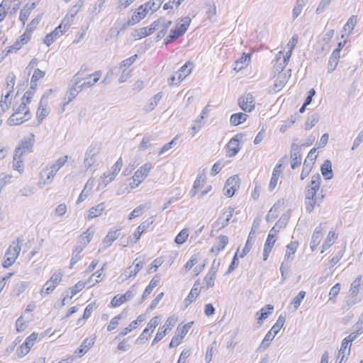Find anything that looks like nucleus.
<instances>
[{
  "instance_id": "1",
  "label": "nucleus",
  "mask_w": 363,
  "mask_h": 363,
  "mask_svg": "<svg viewBox=\"0 0 363 363\" xmlns=\"http://www.w3.org/2000/svg\"><path fill=\"white\" fill-rule=\"evenodd\" d=\"M31 117L29 108L25 103L21 104L14 113L9 118L7 123L9 125H20L28 121Z\"/></svg>"
},
{
  "instance_id": "2",
  "label": "nucleus",
  "mask_w": 363,
  "mask_h": 363,
  "mask_svg": "<svg viewBox=\"0 0 363 363\" xmlns=\"http://www.w3.org/2000/svg\"><path fill=\"white\" fill-rule=\"evenodd\" d=\"M23 241L22 238H18L16 242H13L9 246L5 253V259L3 262V267L4 268L9 267L15 262L21 250L20 243L23 242Z\"/></svg>"
},
{
  "instance_id": "3",
  "label": "nucleus",
  "mask_w": 363,
  "mask_h": 363,
  "mask_svg": "<svg viewBox=\"0 0 363 363\" xmlns=\"http://www.w3.org/2000/svg\"><path fill=\"white\" fill-rule=\"evenodd\" d=\"M285 315H280L279 316L276 323L272 326L271 330L268 331V333L266 334L264 338L263 339L260 345V348L266 349L270 345L272 340L274 338V337L278 334L281 328L283 327L285 323Z\"/></svg>"
},
{
  "instance_id": "4",
  "label": "nucleus",
  "mask_w": 363,
  "mask_h": 363,
  "mask_svg": "<svg viewBox=\"0 0 363 363\" xmlns=\"http://www.w3.org/2000/svg\"><path fill=\"white\" fill-rule=\"evenodd\" d=\"M152 169V164L150 162H147L141 166L134 174L132 177L133 183H130L131 189H134L139 186V184L145 180V179L149 174Z\"/></svg>"
},
{
  "instance_id": "5",
  "label": "nucleus",
  "mask_w": 363,
  "mask_h": 363,
  "mask_svg": "<svg viewBox=\"0 0 363 363\" xmlns=\"http://www.w3.org/2000/svg\"><path fill=\"white\" fill-rule=\"evenodd\" d=\"M320 176L317 174L311 177V182L307 186L305 199L311 200L315 199L318 197V191L320 189Z\"/></svg>"
},
{
  "instance_id": "6",
  "label": "nucleus",
  "mask_w": 363,
  "mask_h": 363,
  "mask_svg": "<svg viewBox=\"0 0 363 363\" xmlns=\"http://www.w3.org/2000/svg\"><path fill=\"white\" fill-rule=\"evenodd\" d=\"M68 156L65 155L64 157H60L57 160L54 161L52 164H49L45 167L46 169H48V182H52L57 172L67 162Z\"/></svg>"
},
{
  "instance_id": "7",
  "label": "nucleus",
  "mask_w": 363,
  "mask_h": 363,
  "mask_svg": "<svg viewBox=\"0 0 363 363\" xmlns=\"http://www.w3.org/2000/svg\"><path fill=\"white\" fill-rule=\"evenodd\" d=\"M100 147L97 144H91L85 152L84 166L86 169L91 167L97 161Z\"/></svg>"
},
{
  "instance_id": "8",
  "label": "nucleus",
  "mask_w": 363,
  "mask_h": 363,
  "mask_svg": "<svg viewBox=\"0 0 363 363\" xmlns=\"http://www.w3.org/2000/svg\"><path fill=\"white\" fill-rule=\"evenodd\" d=\"M35 143V136L30 134L28 137L25 138L21 144L15 150L16 154L23 157L24 155L30 153L33 150Z\"/></svg>"
},
{
  "instance_id": "9",
  "label": "nucleus",
  "mask_w": 363,
  "mask_h": 363,
  "mask_svg": "<svg viewBox=\"0 0 363 363\" xmlns=\"http://www.w3.org/2000/svg\"><path fill=\"white\" fill-rule=\"evenodd\" d=\"M192 324L193 322H189L182 328L179 326L177 328L175 334L170 342L169 348L175 347L180 344L181 340L184 337L189 329L191 328Z\"/></svg>"
},
{
  "instance_id": "10",
  "label": "nucleus",
  "mask_w": 363,
  "mask_h": 363,
  "mask_svg": "<svg viewBox=\"0 0 363 363\" xmlns=\"http://www.w3.org/2000/svg\"><path fill=\"white\" fill-rule=\"evenodd\" d=\"M240 188V179L238 175H233L229 177L224 186V194L228 197H232L236 191Z\"/></svg>"
},
{
  "instance_id": "11",
  "label": "nucleus",
  "mask_w": 363,
  "mask_h": 363,
  "mask_svg": "<svg viewBox=\"0 0 363 363\" xmlns=\"http://www.w3.org/2000/svg\"><path fill=\"white\" fill-rule=\"evenodd\" d=\"M242 134H236L233 138L230 140L227 145V155L230 157H235L240 151V143L242 139Z\"/></svg>"
},
{
  "instance_id": "12",
  "label": "nucleus",
  "mask_w": 363,
  "mask_h": 363,
  "mask_svg": "<svg viewBox=\"0 0 363 363\" xmlns=\"http://www.w3.org/2000/svg\"><path fill=\"white\" fill-rule=\"evenodd\" d=\"M238 104L244 111L251 112L255 108V99L252 95L247 94L238 99Z\"/></svg>"
},
{
  "instance_id": "13",
  "label": "nucleus",
  "mask_w": 363,
  "mask_h": 363,
  "mask_svg": "<svg viewBox=\"0 0 363 363\" xmlns=\"http://www.w3.org/2000/svg\"><path fill=\"white\" fill-rule=\"evenodd\" d=\"M83 2L76 4L72 6L69 11L67 16L62 20V23L64 26V29H68L69 26L72 24L74 21V18L77 13L79 11L81 7L82 6Z\"/></svg>"
},
{
  "instance_id": "14",
  "label": "nucleus",
  "mask_w": 363,
  "mask_h": 363,
  "mask_svg": "<svg viewBox=\"0 0 363 363\" xmlns=\"http://www.w3.org/2000/svg\"><path fill=\"white\" fill-rule=\"evenodd\" d=\"M68 29H64V26L61 23L53 31L45 35L43 43L50 46L57 38L61 36Z\"/></svg>"
},
{
  "instance_id": "15",
  "label": "nucleus",
  "mask_w": 363,
  "mask_h": 363,
  "mask_svg": "<svg viewBox=\"0 0 363 363\" xmlns=\"http://www.w3.org/2000/svg\"><path fill=\"white\" fill-rule=\"evenodd\" d=\"M352 343L345 337L341 343V346L339 350L337 359H340L339 363H345L347 359V356L350 353Z\"/></svg>"
},
{
  "instance_id": "16",
  "label": "nucleus",
  "mask_w": 363,
  "mask_h": 363,
  "mask_svg": "<svg viewBox=\"0 0 363 363\" xmlns=\"http://www.w3.org/2000/svg\"><path fill=\"white\" fill-rule=\"evenodd\" d=\"M235 208L233 207H228L220 216L216 222V225L218 226L219 229L223 228L227 226L229 223L230 218H232Z\"/></svg>"
},
{
  "instance_id": "17",
  "label": "nucleus",
  "mask_w": 363,
  "mask_h": 363,
  "mask_svg": "<svg viewBox=\"0 0 363 363\" xmlns=\"http://www.w3.org/2000/svg\"><path fill=\"white\" fill-rule=\"evenodd\" d=\"M301 164V153L300 147L293 144L291 152V167L293 169L297 168Z\"/></svg>"
},
{
  "instance_id": "18",
  "label": "nucleus",
  "mask_w": 363,
  "mask_h": 363,
  "mask_svg": "<svg viewBox=\"0 0 363 363\" xmlns=\"http://www.w3.org/2000/svg\"><path fill=\"white\" fill-rule=\"evenodd\" d=\"M74 79V84L72 85V86L70 88L68 94H67V101L64 104V106L68 104L69 102H71L79 93H80L84 88L82 87L81 84V79Z\"/></svg>"
},
{
  "instance_id": "19",
  "label": "nucleus",
  "mask_w": 363,
  "mask_h": 363,
  "mask_svg": "<svg viewBox=\"0 0 363 363\" xmlns=\"http://www.w3.org/2000/svg\"><path fill=\"white\" fill-rule=\"evenodd\" d=\"M102 72L100 70L96 71L93 74H89L86 78L84 79V81L81 83L84 89L95 85L99 81Z\"/></svg>"
},
{
  "instance_id": "20",
  "label": "nucleus",
  "mask_w": 363,
  "mask_h": 363,
  "mask_svg": "<svg viewBox=\"0 0 363 363\" xmlns=\"http://www.w3.org/2000/svg\"><path fill=\"white\" fill-rule=\"evenodd\" d=\"M275 228H272L268 235L267 239L266 240L264 252H263V259L264 260H267L269 253L272 251V249L276 242V238H274V235L272 234V232L274 230Z\"/></svg>"
},
{
  "instance_id": "21",
  "label": "nucleus",
  "mask_w": 363,
  "mask_h": 363,
  "mask_svg": "<svg viewBox=\"0 0 363 363\" xmlns=\"http://www.w3.org/2000/svg\"><path fill=\"white\" fill-rule=\"evenodd\" d=\"M148 11L147 10V6L141 5L138 9L137 11H135L130 18H129V23L136 24L143 19L147 14Z\"/></svg>"
},
{
  "instance_id": "22",
  "label": "nucleus",
  "mask_w": 363,
  "mask_h": 363,
  "mask_svg": "<svg viewBox=\"0 0 363 363\" xmlns=\"http://www.w3.org/2000/svg\"><path fill=\"white\" fill-rule=\"evenodd\" d=\"M47 99L48 96L44 95L40 101L38 110L37 111V117L40 123L49 114V111L47 108Z\"/></svg>"
},
{
  "instance_id": "23",
  "label": "nucleus",
  "mask_w": 363,
  "mask_h": 363,
  "mask_svg": "<svg viewBox=\"0 0 363 363\" xmlns=\"http://www.w3.org/2000/svg\"><path fill=\"white\" fill-rule=\"evenodd\" d=\"M281 167H282V163H281V160L279 161V163H278L275 166V167L273 170L272 177L271 178L270 183L269 184V189L270 191L274 190L277 184V181H278L280 174L282 171Z\"/></svg>"
},
{
  "instance_id": "24",
  "label": "nucleus",
  "mask_w": 363,
  "mask_h": 363,
  "mask_svg": "<svg viewBox=\"0 0 363 363\" xmlns=\"http://www.w3.org/2000/svg\"><path fill=\"white\" fill-rule=\"evenodd\" d=\"M322 230L323 228L320 225L319 226L316 227L315 229L311 240V249L313 252L318 245L320 244L321 239H322Z\"/></svg>"
},
{
  "instance_id": "25",
  "label": "nucleus",
  "mask_w": 363,
  "mask_h": 363,
  "mask_svg": "<svg viewBox=\"0 0 363 363\" xmlns=\"http://www.w3.org/2000/svg\"><path fill=\"white\" fill-rule=\"evenodd\" d=\"M324 198V194L323 191H320L318 194V197H315V199H311V200H307L305 199V206L306 209L308 213H311L316 205L319 206L320 203L322 202L323 199Z\"/></svg>"
},
{
  "instance_id": "26",
  "label": "nucleus",
  "mask_w": 363,
  "mask_h": 363,
  "mask_svg": "<svg viewBox=\"0 0 363 363\" xmlns=\"http://www.w3.org/2000/svg\"><path fill=\"white\" fill-rule=\"evenodd\" d=\"M36 7V3L27 4L21 11L19 20L25 25L26 21L28 20L30 13Z\"/></svg>"
},
{
  "instance_id": "27",
  "label": "nucleus",
  "mask_w": 363,
  "mask_h": 363,
  "mask_svg": "<svg viewBox=\"0 0 363 363\" xmlns=\"http://www.w3.org/2000/svg\"><path fill=\"white\" fill-rule=\"evenodd\" d=\"M192 68V63L189 62H186L177 73V82H181L183 79H184L191 73Z\"/></svg>"
},
{
  "instance_id": "28",
  "label": "nucleus",
  "mask_w": 363,
  "mask_h": 363,
  "mask_svg": "<svg viewBox=\"0 0 363 363\" xmlns=\"http://www.w3.org/2000/svg\"><path fill=\"white\" fill-rule=\"evenodd\" d=\"M153 223V220L149 222L148 220H145L136 229L135 233L133 234V237L134 240H132V238H130V240L133 243H136L137 241L140 239L141 234L145 231L150 226V224Z\"/></svg>"
},
{
  "instance_id": "29",
  "label": "nucleus",
  "mask_w": 363,
  "mask_h": 363,
  "mask_svg": "<svg viewBox=\"0 0 363 363\" xmlns=\"http://www.w3.org/2000/svg\"><path fill=\"white\" fill-rule=\"evenodd\" d=\"M94 179H89L86 183L84 189L79 194V196L77 201V204H79L83 202L89 196L94 186Z\"/></svg>"
},
{
  "instance_id": "30",
  "label": "nucleus",
  "mask_w": 363,
  "mask_h": 363,
  "mask_svg": "<svg viewBox=\"0 0 363 363\" xmlns=\"http://www.w3.org/2000/svg\"><path fill=\"white\" fill-rule=\"evenodd\" d=\"M105 208H106V206L104 203H101L96 205V206L91 208L89 209V211H88V213H87V216L86 218L88 220H91V219H93L94 218H96V217L101 216L103 213V212L104 211Z\"/></svg>"
},
{
  "instance_id": "31",
  "label": "nucleus",
  "mask_w": 363,
  "mask_h": 363,
  "mask_svg": "<svg viewBox=\"0 0 363 363\" xmlns=\"http://www.w3.org/2000/svg\"><path fill=\"white\" fill-rule=\"evenodd\" d=\"M350 291L352 294H363V277L359 275L352 283Z\"/></svg>"
},
{
  "instance_id": "32",
  "label": "nucleus",
  "mask_w": 363,
  "mask_h": 363,
  "mask_svg": "<svg viewBox=\"0 0 363 363\" xmlns=\"http://www.w3.org/2000/svg\"><path fill=\"white\" fill-rule=\"evenodd\" d=\"M159 22H160V26H158L159 29H157V30H158L157 39L158 40L162 39L166 35L167 30L169 29V28L170 27V26L172 23L171 21H167V20H165L163 18L159 19Z\"/></svg>"
},
{
  "instance_id": "33",
  "label": "nucleus",
  "mask_w": 363,
  "mask_h": 363,
  "mask_svg": "<svg viewBox=\"0 0 363 363\" xmlns=\"http://www.w3.org/2000/svg\"><path fill=\"white\" fill-rule=\"evenodd\" d=\"M321 173L325 179H330L333 177V172L332 169V163L329 160L324 161L321 165Z\"/></svg>"
},
{
  "instance_id": "34",
  "label": "nucleus",
  "mask_w": 363,
  "mask_h": 363,
  "mask_svg": "<svg viewBox=\"0 0 363 363\" xmlns=\"http://www.w3.org/2000/svg\"><path fill=\"white\" fill-rule=\"evenodd\" d=\"M123 160L121 157H120L111 167V169L109 171V172L111 173V177L108 179V180H104L106 184H109L115 179V177L120 172L121 167H123Z\"/></svg>"
},
{
  "instance_id": "35",
  "label": "nucleus",
  "mask_w": 363,
  "mask_h": 363,
  "mask_svg": "<svg viewBox=\"0 0 363 363\" xmlns=\"http://www.w3.org/2000/svg\"><path fill=\"white\" fill-rule=\"evenodd\" d=\"M274 310V306L272 305L268 304L262 308L260 311L257 313V315H259L258 323H262L265 319H267L269 315L272 313Z\"/></svg>"
},
{
  "instance_id": "36",
  "label": "nucleus",
  "mask_w": 363,
  "mask_h": 363,
  "mask_svg": "<svg viewBox=\"0 0 363 363\" xmlns=\"http://www.w3.org/2000/svg\"><path fill=\"white\" fill-rule=\"evenodd\" d=\"M255 239V233L253 232V230H250L249 235L247 237L246 244L240 254V257H242V258L244 257L250 252V249L252 248V245H254Z\"/></svg>"
},
{
  "instance_id": "37",
  "label": "nucleus",
  "mask_w": 363,
  "mask_h": 363,
  "mask_svg": "<svg viewBox=\"0 0 363 363\" xmlns=\"http://www.w3.org/2000/svg\"><path fill=\"white\" fill-rule=\"evenodd\" d=\"M120 229H111L104 240V243L106 246H110L120 235Z\"/></svg>"
},
{
  "instance_id": "38",
  "label": "nucleus",
  "mask_w": 363,
  "mask_h": 363,
  "mask_svg": "<svg viewBox=\"0 0 363 363\" xmlns=\"http://www.w3.org/2000/svg\"><path fill=\"white\" fill-rule=\"evenodd\" d=\"M228 243V238L226 235H220L218 238L217 243L211 248V252L218 253L223 250Z\"/></svg>"
},
{
  "instance_id": "39",
  "label": "nucleus",
  "mask_w": 363,
  "mask_h": 363,
  "mask_svg": "<svg viewBox=\"0 0 363 363\" xmlns=\"http://www.w3.org/2000/svg\"><path fill=\"white\" fill-rule=\"evenodd\" d=\"M306 0H296L292 11L293 20L296 19L301 13L304 6H306Z\"/></svg>"
},
{
  "instance_id": "40",
  "label": "nucleus",
  "mask_w": 363,
  "mask_h": 363,
  "mask_svg": "<svg viewBox=\"0 0 363 363\" xmlns=\"http://www.w3.org/2000/svg\"><path fill=\"white\" fill-rule=\"evenodd\" d=\"M94 234V230L89 228L87 230L80 236L79 242V245L84 246V247L90 242L91 240L93 235Z\"/></svg>"
},
{
  "instance_id": "41",
  "label": "nucleus",
  "mask_w": 363,
  "mask_h": 363,
  "mask_svg": "<svg viewBox=\"0 0 363 363\" xmlns=\"http://www.w3.org/2000/svg\"><path fill=\"white\" fill-rule=\"evenodd\" d=\"M250 61V55L243 53L242 55L236 60L235 62V66L234 67V69L236 71H240L242 69L244 68V65Z\"/></svg>"
},
{
  "instance_id": "42",
  "label": "nucleus",
  "mask_w": 363,
  "mask_h": 363,
  "mask_svg": "<svg viewBox=\"0 0 363 363\" xmlns=\"http://www.w3.org/2000/svg\"><path fill=\"white\" fill-rule=\"evenodd\" d=\"M247 115L244 113H234L230 117V123L233 125H238L247 120Z\"/></svg>"
},
{
  "instance_id": "43",
  "label": "nucleus",
  "mask_w": 363,
  "mask_h": 363,
  "mask_svg": "<svg viewBox=\"0 0 363 363\" xmlns=\"http://www.w3.org/2000/svg\"><path fill=\"white\" fill-rule=\"evenodd\" d=\"M13 169L22 173L24 171L23 157L14 153L13 161Z\"/></svg>"
},
{
  "instance_id": "44",
  "label": "nucleus",
  "mask_w": 363,
  "mask_h": 363,
  "mask_svg": "<svg viewBox=\"0 0 363 363\" xmlns=\"http://www.w3.org/2000/svg\"><path fill=\"white\" fill-rule=\"evenodd\" d=\"M204 116H200L194 121L191 128V136L194 137L203 126L204 125Z\"/></svg>"
},
{
  "instance_id": "45",
  "label": "nucleus",
  "mask_w": 363,
  "mask_h": 363,
  "mask_svg": "<svg viewBox=\"0 0 363 363\" xmlns=\"http://www.w3.org/2000/svg\"><path fill=\"white\" fill-rule=\"evenodd\" d=\"M337 238V235L334 231H330L327 239L325 240L322 245V251L323 253L325 250H328L330 247L332 246L334 241Z\"/></svg>"
},
{
  "instance_id": "46",
  "label": "nucleus",
  "mask_w": 363,
  "mask_h": 363,
  "mask_svg": "<svg viewBox=\"0 0 363 363\" xmlns=\"http://www.w3.org/2000/svg\"><path fill=\"white\" fill-rule=\"evenodd\" d=\"M354 330L349 335L345 337L352 343L361 334L363 333V326L362 324L357 323L354 326Z\"/></svg>"
},
{
  "instance_id": "47",
  "label": "nucleus",
  "mask_w": 363,
  "mask_h": 363,
  "mask_svg": "<svg viewBox=\"0 0 363 363\" xmlns=\"http://www.w3.org/2000/svg\"><path fill=\"white\" fill-rule=\"evenodd\" d=\"M150 208V205L147 203L141 204L136 207L128 216V219L132 220L142 215L143 212Z\"/></svg>"
},
{
  "instance_id": "48",
  "label": "nucleus",
  "mask_w": 363,
  "mask_h": 363,
  "mask_svg": "<svg viewBox=\"0 0 363 363\" xmlns=\"http://www.w3.org/2000/svg\"><path fill=\"white\" fill-rule=\"evenodd\" d=\"M84 246L79 245L73 250L70 261V267H72L80 259L79 254L84 250Z\"/></svg>"
},
{
  "instance_id": "49",
  "label": "nucleus",
  "mask_w": 363,
  "mask_h": 363,
  "mask_svg": "<svg viewBox=\"0 0 363 363\" xmlns=\"http://www.w3.org/2000/svg\"><path fill=\"white\" fill-rule=\"evenodd\" d=\"M183 35L184 33L179 30L178 26H176L175 28L170 30L169 35L164 40V43L169 44Z\"/></svg>"
},
{
  "instance_id": "50",
  "label": "nucleus",
  "mask_w": 363,
  "mask_h": 363,
  "mask_svg": "<svg viewBox=\"0 0 363 363\" xmlns=\"http://www.w3.org/2000/svg\"><path fill=\"white\" fill-rule=\"evenodd\" d=\"M320 121V115L313 113L308 116L305 123L306 130L311 129Z\"/></svg>"
},
{
  "instance_id": "51",
  "label": "nucleus",
  "mask_w": 363,
  "mask_h": 363,
  "mask_svg": "<svg viewBox=\"0 0 363 363\" xmlns=\"http://www.w3.org/2000/svg\"><path fill=\"white\" fill-rule=\"evenodd\" d=\"M16 79V75L13 72H11L7 75L6 85L4 88L5 91L13 93Z\"/></svg>"
},
{
  "instance_id": "52",
  "label": "nucleus",
  "mask_w": 363,
  "mask_h": 363,
  "mask_svg": "<svg viewBox=\"0 0 363 363\" xmlns=\"http://www.w3.org/2000/svg\"><path fill=\"white\" fill-rule=\"evenodd\" d=\"M279 203H276L274 204V206L271 208V209L269 211L266 220L267 222H272L276 218L279 216Z\"/></svg>"
},
{
  "instance_id": "53",
  "label": "nucleus",
  "mask_w": 363,
  "mask_h": 363,
  "mask_svg": "<svg viewBox=\"0 0 363 363\" xmlns=\"http://www.w3.org/2000/svg\"><path fill=\"white\" fill-rule=\"evenodd\" d=\"M298 245V242H293L286 246V252L285 254V259H293L294 255L296 252Z\"/></svg>"
},
{
  "instance_id": "54",
  "label": "nucleus",
  "mask_w": 363,
  "mask_h": 363,
  "mask_svg": "<svg viewBox=\"0 0 363 363\" xmlns=\"http://www.w3.org/2000/svg\"><path fill=\"white\" fill-rule=\"evenodd\" d=\"M160 278L158 276H155L150 281L149 285L145 289L143 295H149L152 293L153 289L157 287L160 283Z\"/></svg>"
},
{
  "instance_id": "55",
  "label": "nucleus",
  "mask_w": 363,
  "mask_h": 363,
  "mask_svg": "<svg viewBox=\"0 0 363 363\" xmlns=\"http://www.w3.org/2000/svg\"><path fill=\"white\" fill-rule=\"evenodd\" d=\"M164 0H150L147 3L145 4L147 6V10H150L152 12L157 11Z\"/></svg>"
},
{
  "instance_id": "56",
  "label": "nucleus",
  "mask_w": 363,
  "mask_h": 363,
  "mask_svg": "<svg viewBox=\"0 0 363 363\" xmlns=\"http://www.w3.org/2000/svg\"><path fill=\"white\" fill-rule=\"evenodd\" d=\"M215 277H216L215 274L208 272V274H206V276L205 277V278L203 279V285L201 288H203L204 289H208L210 287H212L214 284Z\"/></svg>"
},
{
  "instance_id": "57",
  "label": "nucleus",
  "mask_w": 363,
  "mask_h": 363,
  "mask_svg": "<svg viewBox=\"0 0 363 363\" xmlns=\"http://www.w3.org/2000/svg\"><path fill=\"white\" fill-rule=\"evenodd\" d=\"M48 169H46L45 167L42 169V170L40 172V181L38 182V186L40 188H43L45 185L51 184L52 182H48L47 177H48Z\"/></svg>"
},
{
  "instance_id": "58",
  "label": "nucleus",
  "mask_w": 363,
  "mask_h": 363,
  "mask_svg": "<svg viewBox=\"0 0 363 363\" xmlns=\"http://www.w3.org/2000/svg\"><path fill=\"white\" fill-rule=\"evenodd\" d=\"M45 76V72L41 71L40 69H36L32 76L30 85L33 87V86H36L38 84V81L43 79Z\"/></svg>"
},
{
  "instance_id": "59",
  "label": "nucleus",
  "mask_w": 363,
  "mask_h": 363,
  "mask_svg": "<svg viewBox=\"0 0 363 363\" xmlns=\"http://www.w3.org/2000/svg\"><path fill=\"white\" fill-rule=\"evenodd\" d=\"M282 52H279L277 56V62L274 66L276 71L280 72H281L288 64L286 62H284L281 58Z\"/></svg>"
},
{
  "instance_id": "60",
  "label": "nucleus",
  "mask_w": 363,
  "mask_h": 363,
  "mask_svg": "<svg viewBox=\"0 0 363 363\" xmlns=\"http://www.w3.org/2000/svg\"><path fill=\"white\" fill-rule=\"evenodd\" d=\"M11 0H3L0 4V22L2 21L6 16V9L10 7Z\"/></svg>"
},
{
  "instance_id": "61",
  "label": "nucleus",
  "mask_w": 363,
  "mask_h": 363,
  "mask_svg": "<svg viewBox=\"0 0 363 363\" xmlns=\"http://www.w3.org/2000/svg\"><path fill=\"white\" fill-rule=\"evenodd\" d=\"M188 237V230L186 228H184L182 230L179 232V233L176 236L174 241L177 245H182L184 242H185Z\"/></svg>"
},
{
  "instance_id": "62",
  "label": "nucleus",
  "mask_w": 363,
  "mask_h": 363,
  "mask_svg": "<svg viewBox=\"0 0 363 363\" xmlns=\"http://www.w3.org/2000/svg\"><path fill=\"white\" fill-rule=\"evenodd\" d=\"M286 84V77L279 76L274 81L273 90L274 92L281 91Z\"/></svg>"
},
{
  "instance_id": "63",
  "label": "nucleus",
  "mask_w": 363,
  "mask_h": 363,
  "mask_svg": "<svg viewBox=\"0 0 363 363\" xmlns=\"http://www.w3.org/2000/svg\"><path fill=\"white\" fill-rule=\"evenodd\" d=\"M191 23V18L189 17H184L181 20L180 23H178L177 26L179 27V30L182 31L184 34L187 30Z\"/></svg>"
},
{
  "instance_id": "64",
  "label": "nucleus",
  "mask_w": 363,
  "mask_h": 363,
  "mask_svg": "<svg viewBox=\"0 0 363 363\" xmlns=\"http://www.w3.org/2000/svg\"><path fill=\"white\" fill-rule=\"evenodd\" d=\"M41 21V15H38L34 19L32 20L31 22L28 25L26 33H28L30 35L33 30L35 29L36 26L38 25L40 21Z\"/></svg>"
}]
</instances>
